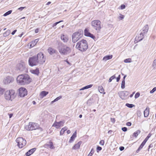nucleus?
<instances>
[{
    "instance_id": "f257e3e1",
    "label": "nucleus",
    "mask_w": 156,
    "mask_h": 156,
    "mask_svg": "<svg viewBox=\"0 0 156 156\" xmlns=\"http://www.w3.org/2000/svg\"><path fill=\"white\" fill-rule=\"evenodd\" d=\"M18 83L20 85L29 84L31 81V79L29 75L26 74L19 75L16 78Z\"/></svg>"
},
{
    "instance_id": "f03ea898",
    "label": "nucleus",
    "mask_w": 156,
    "mask_h": 156,
    "mask_svg": "<svg viewBox=\"0 0 156 156\" xmlns=\"http://www.w3.org/2000/svg\"><path fill=\"white\" fill-rule=\"evenodd\" d=\"M58 48L59 53L62 55H67L70 53L71 51V49L69 47L64 44L59 45Z\"/></svg>"
},
{
    "instance_id": "7ed1b4c3",
    "label": "nucleus",
    "mask_w": 156,
    "mask_h": 156,
    "mask_svg": "<svg viewBox=\"0 0 156 156\" xmlns=\"http://www.w3.org/2000/svg\"><path fill=\"white\" fill-rule=\"evenodd\" d=\"M76 47L79 50L81 51H84L87 49L88 45L87 41L85 40L82 39L77 43Z\"/></svg>"
},
{
    "instance_id": "20e7f679",
    "label": "nucleus",
    "mask_w": 156,
    "mask_h": 156,
    "mask_svg": "<svg viewBox=\"0 0 156 156\" xmlns=\"http://www.w3.org/2000/svg\"><path fill=\"white\" fill-rule=\"evenodd\" d=\"M83 35V31L79 30L77 32L74 33L72 35V41L75 43L77 42Z\"/></svg>"
},
{
    "instance_id": "39448f33",
    "label": "nucleus",
    "mask_w": 156,
    "mask_h": 156,
    "mask_svg": "<svg viewBox=\"0 0 156 156\" xmlns=\"http://www.w3.org/2000/svg\"><path fill=\"white\" fill-rule=\"evenodd\" d=\"M15 91L13 90L6 91L5 93V97L7 100H12L15 97Z\"/></svg>"
},
{
    "instance_id": "423d86ee",
    "label": "nucleus",
    "mask_w": 156,
    "mask_h": 156,
    "mask_svg": "<svg viewBox=\"0 0 156 156\" xmlns=\"http://www.w3.org/2000/svg\"><path fill=\"white\" fill-rule=\"evenodd\" d=\"M25 129L28 131L35 130L39 128V125L36 123L30 122L28 125L25 126Z\"/></svg>"
},
{
    "instance_id": "0eeeda50",
    "label": "nucleus",
    "mask_w": 156,
    "mask_h": 156,
    "mask_svg": "<svg viewBox=\"0 0 156 156\" xmlns=\"http://www.w3.org/2000/svg\"><path fill=\"white\" fill-rule=\"evenodd\" d=\"M17 143V145L20 148H22L26 144V141L22 137H18L16 140Z\"/></svg>"
},
{
    "instance_id": "6e6552de",
    "label": "nucleus",
    "mask_w": 156,
    "mask_h": 156,
    "mask_svg": "<svg viewBox=\"0 0 156 156\" xmlns=\"http://www.w3.org/2000/svg\"><path fill=\"white\" fill-rule=\"evenodd\" d=\"M93 28L96 30H100L101 29V22L98 20H94L91 23Z\"/></svg>"
},
{
    "instance_id": "1a4fd4ad",
    "label": "nucleus",
    "mask_w": 156,
    "mask_h": 156,
    "mask_svg": "<svg viewBox=\"0 0 156 156\" xmlns=\"http://www.w3.org/2000/svg\"><path fill=\"white\" fill-rule=\"evenodd\" d=\"M36 57L39 64H42L45 62V58L44 57V54L43 53L39 52L37 54Z\"/></svg>"
},
{
    "instance_id": "9d476101",
    "label": "nucleus",
    "mask_w": 156,
    "mask_h": 156,
    "mask_svg": "<svg viewBox=\"0 0 156 156\" xmlns=\"http://www.w3.org/2000/svg\"><path fill=\"white\" fill-rule=\"evenodd\" d=\"M28 61L29 65L31 66L39 64L37 59V57L35 56L30 58Z\"/></svg>"
},
{
    "instance_id": "9b49d317",
    "label": "nucleus",
    "mask_w": 156,
    "mask_h": 156,
    "mask_svg": "<svg viewBox=\"0 0 156 156\" xmlns=\"http://www.w3.org/2000/svg\"><path fill=\"white\" fill-rule=\"evenodd\" d=\"M149 27L148 25H146L143 28V30L140 34L139 37H140V41L142 40L144 37V36L145 34L147 33L148 31Z\"/></svg>"
},
{
    "instance_id": "f8f14e48",
    "label": "nucleus",
    "mask_w": 156,
    "mask_h": 156,
    "mask_svg": "<svg viewBox=\"0 0 156 156\" xmlns=\"http://www.w3.org/2000/svg\"><path fill=\"white\" fill-rule=\"evenodd\" d=\"M19 95L21 97H23L27 94V90L24 88L21 87L19 90Z\"/></svg>"
},
{
    "instance_id": "ddd939ff",
    "label": "nucleus",
    "mask_w": 156,
    "mask_h": 156,
    "mask_svg": "<svg viewBox=\"0 0 156 156\" xmlns=\"http://www.w3.org/2000/svg\"><path fill=\"white\" fill-rule=\"evenodd\" d=\"M13 81L14 79L13 77L10 76H7L3 80V82L5 84H7L12 82Z\"/></svg>"
},
{
    "instance_id": "4468645a",
    "label": "nucleus",
    "mask_w": 156,
    "mask_h": 156,
    "mask_svg": "<svg viewBox=\"0 0 156 156\" xmlns=\"http://www.w3.org/2000/svg\"><path fill=\"white\" fill-rule=\"evenodd\" d=\"M120 98L122 99H125L126 97L129 94V92L127 91H122L119 93Z\"/></svg>"
},
{
    "instance_id": "2eb2a0df",
    "label": "nucleus",
    "mask_w": 156,
    "mask_h": 156,
    "mask_svg": "<svg viewBox=\"0 0 156 156\" xmlns=\"http://www.w3.org/2000/svg\"><path fill=\"white\" fill-rule=\"evenodd\" d=\"M64 123V122L63 121H61L58 122H55L53 124L52 126L55 127L57 129H58L63 125Z\"/></svg>"
},
{
    "instance_id": "dca6fc26",
    "label": "nucleus",
    "mask_w": 156,
    "mask_h": 156,
    "mask_svg": "<svg viewBox=\"0 0 156 156\" xmlns=\"http://www.w3.org/2000/svg\"><path fill=\"white\" fill-rule=\"evenodd\" d=\"M84 34L85 36L89 37L93 39L95 38V36L93 34L90 33L88 30L87 29H85L84 31Z\"/></svg>"
},
{
    "instance_id": "f3484780",
    "label": "nucleus",
    "mask_w": 156,
    "mask_h": 156,
    "mask_svg": "<svg viewBox=\"0 0 156 156\" xmlns=\"http://www.w3.org/2000/svg\"><path fill=\"white\" fill-rule=\"evenodd\" d=\"M44 147L47 148H50L51 149H54L55 147L53 146L52 142H50L44 145Z\"/></svg>"
},
{
    "instance_id": "a211bd4d",
    "label": "nucleus",
    "mask_w": 156,
    "mask_h": 156,
    "mask_svg": "<svg viewBox=\"0 0 156 156\" xmlns=\"http://www.w3.org/2000/svg\"><path fill=\"white\" fill-rule=\"evenodd\" d=\"M61 39L64 43H66L69 40V37L67 35L62 34L61 36Z\"/></svg>"
},
{
    "instance_id": "6ab92c4d",
    "label": "nucleus",
    "mask_w": 156,
    "mask_h": 156,
    "mask_svg": "<svg viewBox=\"0 0 156 156\" xmlns=\"http://www.w3.org/2000/svg\"><path fill=\"white\" fill-rule=\"evenodd\" d=\"M17 68L20 71H23L25 68V64L24 63L19 64L17 65Z\"/></svg>"
},
{
    "instance_id": "aec40b11",
    "label": "nucleus",
    "mask_w": 156,
    "mask_h": 156,
    "mask_svg": "<svg viewBox=\"0 0 156 156\" xmlns=\"http://www.w3.org/2000/svg\"><path fill=\"white\" fill-rule=\"evenodd\" d=\"M36 150V149L35 148H32L29 151H28L27 153H26V155L27 156H30L31 154H32Z\"/></svg>"
},
{
    "instance_id": "412c9836",
    "label": "nucleus",
    "mask_w": 156,
    "mask_h": 156,
    "mask_svg": "<svg viewBox=\"0 0 156 156\" xmlns=\"http://www.w3.org/2000/svg\"><path fill=\"white\" fill-rule=\"evenodd\" d=\"M81 141L79 142L77 144H76L73 147L72 149L74 150L78 149H79L80 145L81 144Z\"/></svg>"
},
{
    "instance_id": "4be33fe9",
    "label": "nucleus",
    "mask_w": 156,
    "mask_h": 156,
    "mask_svg": "<svg viewBox=\"0 0 156 156\" xmlns=\"http://www.w3.org/2000/svg\"><path fill=\"white\" fill-rule=\"evenodd\" d=\"M76 132L75 131V132L73 134L72 136L71 137L69 141V143H71L72 141L74 140L75 138L76 137Z\"/></svg>"
},
{
    "instance_id": "5701e85b",
    "label": "nucleus",
    "mask_w": 156,
    "mask_h": 156,
    "mask_svg": "<svg viewBox=\"0 0 156 156\" xmlns=\"http://www.w3.org/2000/svg\"><path fill=\"white\" fill-rule=\"evenodd\" d=\"M38 39H37L35 40L34 41H32L30 44V46L31 48L33 47L37 43L38 41Z\"/></svg>"
},
{
    "instance_id": "b1692460",
    "label": "nucleus",
    "mask_w": 156,
    "mask_h": 156,
    "mask_svg": "<svg viewBox=\"0 0 156 156\" xmlns=\"http://www.w3.org/2000/svg\"><path fill=\"white\" fill-rule=\"evenodd\" d=\"M112 57V55H109L105 56L103 59V61H106L107 60L111 59Z\"/></svg>"
},
{
    "instance_id": "393cba45",
    "label": "nucleus",
    "mask_w": 156,
    "mask_h": 156,
    "mask_svg": "<svg viewBox=\"0 0 156 156\" xmlns=\"http://www.w3.org/2000/svg\"><path fill=\"white\" fill-rule=\"evenodd\" d=\"M48 52L51 55L55 53V50L51 48H49L48 50Z\"/></svg>"
},
{
    "instance_id": "a878e982",
    "label": "nucleus",
    "mask_w": 156,
    "mask_h": 156,
    "mask_svg": "<svg viewBox=\"0 0 156 156\" xmlns=\"http://www.w3.org/2000/svg\"><path fill=\"white\" fill-rule=\"evenodd\" d=\"M48 93V92H47L45 91H42L40 94V96L42 98H43Z\"/></svg>"
},
{
    "instance_id": "bb28decb",
    "label": "nucleus",
    "mask_w": 156,
    "mask_h": 156,
    "mask_svg": "<svg viewBox=\"0 0 156 156\" xmlns=\"http://www.w3.org/2000/svg\"><path fill=\"white\" fill-rule=\"evenodd\" d=\"M149 114V109H148L147 108L145 109L144 111V116L145 117H147Z\"/></svg>"
},
{
    "instance_id": "cd10ccee",
    "label": "nucleus",
    "mask_w": 156,
    "mask_h": 156,
    "mask_svg": "<svg viewBox=\"0 0 156 156\" xmlns=\"http://www.w3.org/2000/svg\"><path fill=\"white\" fill-rule=\"evenodd\" d=\"M145 143H144V142L141 143L139 147L138 148V149L136 151V152L137 153H138L139 151L143 147V146H144Z\"/></svg>"
},
{
    "instance_id": "c85d7f7f",
    "label": "nucleus",
    "mask_w": 156,
    "mask_h": 156,
    "mask_svg": "<svg viewBox=\"0 0 156 156\" xmlns=\"http://www.w3.org/2000/svg\"><path fill=\"white\" fill-rule=\"evenodd\" d=\"M92 86H93L92 84H90L89 85H87V86L81 88V89H80V90H84L85 89H88L89 88H91V87H92Z\"/></svg>"
},
{
    "instance_id": "c756f323",
    "label": "nucleus",
    "mask_w": 156,
    "mask_h": 156,
    "mask_svg": "<svg viewBox=\"0 0 156 156\" xmlns=\"http://www.w3.org/2000/svg\"><path fill=\"white\" fill-rule=\"evenodd\" d=\"M140 133V130H138L133 133V136H134L135 137H136Z\"/></svg>"
},
{
    "instance_id": "7c9ffc66",
    "label": "nucleus",
    "mask_w": 156,
    "mask_h": 156,
    "mask_svg": "<svg viewBox=\"0 0 156 156\" xmlns=\"http://www.w3.org/2000/svg\"><path fill=\"white\" fill-rule=\"evenodd\" d=\"M98 89L99 92L101 93H103L104 92V90L103 87L101 86L99 87H98Z\"/></svg>"
},
{
    "instance_id": "2f4dec72",
    "label": "nucleus",
    "mask_w": 156,
    "mask_h": 156,
    "mask_svg": "<svg viewBox=\"0 0 156 156\" xmlns=\"http://www.w3.org/2000/svg\"><path fill=\"white\" fill-rule=\"evenodd\" d=\"M32 73L36 75H38L39 73V70L37 69L35 70H33L32 71Z\"/></svg>"
},
{
    "instance_id": "473e14b6",
    "label": "nucleus",
    "mask_w": 156,
    "mask_h": 156,
    "mask_svg": "<svg viewBox=\"0 0 156 156\" xmlns=\"http://www.w3.org/2000/svg\"><path fill=\"white\" fill-rule=\"evenodd\" d=\"M151 134L149 133L148 136L145 138L143 142H144L145 143H146L148 139L151 137Z\"/></svg>"
},
{
    "instance_id": "72a5a7b5",
    "label": "nucleus",
    "mask_w": 156,
    "mask_h": 156,
    "mask_svg": "<svg viewBox=\"0 0 156 156\" xmlns=\"http://www.w3.org/2000/svg\"><path fill=\"white\" fill-rule=\"evenodd\" d=\"M124 62L125 63H130L132 62V59L131 58H127L124 60Z\"/></svg>"
},
{
    "instance_id": "f704fd0d",
    "label": "nucleus",
    "mask_w": 156,
    "mask_h": 156,
    "mask_svg": "<svg viewBox=\"0 0 156 156\" xmlns=\"http://www.w3.org/2000/svg\"><path fill=\"white\" fill-rule=\"evenodd\" d=\"M62 97L60 96L59 97H57L54 100L51 101V103H53L54 102L57 101L59 100L60 99H61L62 98Z\"/></svg>"
},
{
    "instance_id": "c9c22d12",
    "label": "nucleus",
    "mask_w": 156,
    "mask_h": 156,
    "mask_svg": "<svg viewBox=\"0 0 156 156\" xmlns=\"http://www.w3.org/2000/svg\"><path fill=\"white\" fill-rule=\"evenodd\" d=\"M12 12V10H10L5 12L3 15L5 16H6L10 14Z\"/></svg>"
},
{
    "instance_id": "e433bc0d",
    "label": "nucleus",
    "mask_w": 156,
    "mask_h": 156,
    "mask_svg": "<svg viewBox=\"0 0 156 156\" xmlns=\"http://www.w3.org/2000/svg\"><path fill=\"white\" fill-rule=\"evenodd\" d=\"M124 16L121 14H119V16L118 17V18L120 20H122L124 19Z\"/></svg>"
},
{
    "instance_id": "4c0bfd02",
    "label": "nucleus",
    "mask_w": 156,
    "mask_h": 156,
    "mask_svg": "<svg viewBox=\"0 0 156 156\" xmlns=\"http://www.w3.org/2000/svg\"><path fill=\"white\" fill-rule=\"evenodd\" d=\"M115 78V75H114L112 76H111L108 80L109 82H111Z\"/></svg>"
},
{
    "instance_id": "58836bf2",
    "label": "nucleus",
    "mask_w": 156,
    "mask_h": 156,
    "mask_svg": "<svg viewBox=\"0 0 156 156\" xmlns=\"http://www.w3.org/2000/svg\"><path fill=\"white\" fill-rule=\"evenodd\" d=\"M121 87L122 89H124L125 87V81H124V80L122 81Z\"/></svg>"
},
{
    "instance_id": "ea45409f",
    "label": "nucleus",
    "mask_w": 156,
    "mask_h": 156,
    "mask_svg": "<svg viewBox=\"0 0 156 156\" xmlns=\"http://www.w3.org/2000/svg\"><path fill=\"white\" fill-rule=\"evenodd\" d=\"M94 152V150L93 148H92L90 152L88 154V156H92V155Z\"/></svg>"
},
{
    "instance_id": "a19ab883",
    "label": "nucleus",
    "mask_w": 156,
    "mask_h": 156,
    "mask_svg": "<svg viewBox=\"0 0 156 156\" xmlns=\"http://www.w3.org/2000/svg\"><path fill=\"white\" fill-rule=\"evenodd\" d=\"M126 106L130 108H132L133 107V106H134V105L132 104H129L128 103H127L126 104Z\"/></svg>"
},
{
    "instance_id": "79ce46f5",
    "label": "nucleus",
    "mask_w": 156,
    "mask_h": 156,
    "mask_svg": "<svg viewBox=\"0 0 156 156\" xmlns=\"http://www.w3.org/2000/svg\"><path fill=\"white\" fill-rule=\"evenodd\" d=\"M4 91L5 90L0 87V94L2 95Z\"/></svg>"
},
{
    "instance_id": "37998d69",
    "label": "nucleus",
    "mask_w": 156,
    "mask_h": 156,
    "mask_svg": "<svg viewBox=\"0 0 156 156\" xmlns=\"http://www.w3.org/2000/svg\"><path fill=\"white\" fill-rule=\"evenodd\" d=\"M152 66L153 67L155 68L156 66V58L154 61Z\"/></svg>"
},
{
    "instance_id": "c03bdc74",
    "label": "nucleus",
    "mask_w": 156,
    "mask_h": 156,
    "mask_svg": "<svg viewBox=\"0 0 156 156\" xmlns=\"http://www.w3.org/2000/svg\"><path fill=\"white\" fill-rule=\"evenodd\" d=\"M156 91V87H154L150 91V93L152 94L154 93L155 91Z\"/></svg>"
},
{
    "instance_id": "a18cd8bd",
    "label": "nucleus",
    "mask_w": 156,
    "mask_h": 156,
    "mask_svg": "<svg viewBox=\"0 0 156 156\" xmlns=\"http://www.w3.org/2000/svg\"><path fill=\"white\" fill-rule=\"evenodd\" d=\"M140 95V94L139 92H137L135 94V98L136 99L138 98Z\"/></svg>"
},
{
    "instance_id": "49530a36",
    "label": "nucleus",
    "mask_w": 156,
    "mask_h": 156,
    "mask_svg": "<svg viewBox=\"0 0 156 156\" xmlns=\"http://www.w3.org/2000/svg\"><path fill=\"white\" fill-rule=\"evenodd\" d=\"M105 143L104 141L103 140H101L99 143V144L101 145H103Z\"/></svg>"
},
{
    "instance_id": "de8ad7c7",
    "label": "nucleus",
    "mask_w": 156,
    "mask_h": 156,
    "mask_svg": "<svg viewBox=\"0 0 156 156\" xmlns=\"http://www.w3.org/2000/svg\"><path fill=\"white\" fill-rule=\"evenodd\" d=\"M122 130L124 132H126L127 131V129L126 127H123L122 128Z\"/></svg>"
},
{
    "instance_id": "09e8293b",
    "label": "nucleus",
    "mask_w": 156,
    "mask_h": 156,
    "mask_svg": "<svg viewBox=\"0 0 156 156\" xmlns=\"http://www.w3.org/2000/svg\"><path fill=\"white\" fill-rule=\"evenodd\" d=\"M63 21V20H61V21H60L59 22H56L54 24H53V26H55L56 25H57L58 24V23L62 22Z\"/></svg>"
},
{
    "instance_id": "8fccbe9b",
    "label": "nucleus",
    "mask_w": 156,
    "mask_h": 156,
    "mask_svg": "<svg viewBox=\"0 0 156 156\" xmlns=\"http://www.w3.org/2000/svg\"><path fill=\"white\" fill-rule=\"evenodd\" d=\"M125 5L124 4H122L120 6L121 9H123L125 8Z\"/></svg>"
},
{
    "instance_id": "3c124183",
    "label": "nucleus",
    "mask_w": 156,
    "mask_h": 156,
    "mask_svg": "<svg viewBox=\"0 0 156 156\" xmlns=\"http://www.w3.org/2000/svg\"><path fill=\"white\" fill-rule=\"evenodd\" d=\"M120 79V75H119L116 78L117 82H119Z\"/></svg>"
},
{
    "instance_id": "603ef678",
    "label": "nucleus",
    "mask_w": 156,
    "mask_h": 156,
    "mask_svg": "<svg viewBox=\"0 0 156 156\" xmlns=\"http://www.w3.org/2000/svg\"><path fill=\"white\" fill-rule=\"evenodd\" d=\"M132 125V123L130 122H128L126 123V125L128 126H130Z\"/></svg>"
},
{
    "instance_id": "864d4df0",
    "label": "nucleus",
    "mask_w": 156,
    "mask_h": 156,
    "mask_svg": "<svg viewBox=\"0 0 156 156\" xmlns=\"http://www.w3.org/2000/svg\"><path fill=\"white\" fill-rule=\"evenodd\" d=\"M25 7H22L19 8L18 9L20 11H21L23 9H24Z\"/></svg>"
},
{
    "instance_id": "5fc2aeb1",
    "label": "nucleus",
    "mask_w": 156,
    "mask_h": 156,
    "mask_svg": "<svg viewBox=\"0 0 156 156\" xmlns=\"http://www.w3.org/2000/svg\"><path fill=\"white\" fill-rule=\"evenodd\" d=\"M97 149L99 151H100L101 150L102 148L99 146H98L97 148Z\"/></svg>"
},
{
    "instance_id": "6e6d98bb",
    "label": "nucleus",
    "mask_w": 156,
    "mask_h": 156,
    "mask_svg": "<svg viewBox=\"0 0 156 156\" xmlns=\"http://www.w3.org/2000/svg\"><path fill=\"white\" fill-rule=\"evenodd\" d=\"M65 131H64V130H62V129L60 132V135H62Z\"/></svg>"
},
{
    "instance_id": "4d7b16f0",
    "label": "nucleus",
    "mask_w": 156,
    "mask_h": 156,
    "mask_svg": "<svg viewBox=\"0 0 156 156\" xmlns=\"http://www.w3.org/2000/svg\"><path fill=\"white\" fill-rule=\"evenodd\" d=\"M119 149L120 151H122L124 149V147H123L121 146L119 147Z\"/></svg>"
},
{
    "instance_id": "13d9d810",
    "label": "nucleus",
    "mask_w": 156,
    "mask_h": 156,
    "mask_svg": "<svg viewBox=\"0 0 156 156\" xmlns=\"http://www.w3.org/2000/svg\"><path fill=\"white\" fill-rule=\"evenodd\" d=\"M67 129V128L66 127H64V128H62V130H64V131H66Z\"/></svg>"
},
{
    "instance_id": "bf43d9fd",
    "label": "nucleus",
    "mask_w": 156,
    "mask_h": 156,
    "mask_svg": "<svg viewBox=\"0 0 156 156\" xmlns=\"http://www.w3.org/2000/svg\"><path fill=\"white\" fill-rule=\"evenodd\" d=\"M17 30H14L13 32H12L11 34H12V35H14L15 33L16 32V31Z\"/></svg>"
},
{
    "instance_id": "052dcab7",
    "label": "nucleus",
    "mask_w": 156,
    "mask_h": 156,
    "mask_svg": "<svg viewBox=\"0 0 156 156\" xmlns=\"http://www.w3.org/2000/svg\"><path fill=\"white\" fill-rule=\"evenodd\" d=\"M153 144H151L149 146V149L150 148L152 147H153Z\"/></svg>"
},
{
    "instance_id": "680f3d73",
    "label": "nucleus",
    "mask_w": 156,
    "mask_h": 156,
    "mask_svg": "<svg viewBox=\"0 0 156 156\" xmlns=\"http://www.w3.org/2000/svg\"><path fill=\"white\" fill-rule=\"evenodd\" d=\"M9 115V118H11L12 116L13 115V114L11 113V114H8Z\"/></svg>"
},
{
    "instance_id": "e2e57ef3",
    "label": "nucleus",
    "mask_w": 156,
    "mask_h": 156,
    "mask_svg": "<svg viewBox=\"0 0 156 156\" xmlns=\"http://www.w3.org/2000/svg\"><path fill=\"white\" fill-rule=\"evenodd\" d=\"M39 29H36L35 31V33H37L38 32Z\"/></svg>"
},
{
    "instance_id": "0e129e2a",
    "label": "nucleus",
    "mask_w": 156,
    "mask_h": 156,
    "mask_svg": "<svg viewBox=\"0 0 156 156\" xmlns=\"http://www.w3.org/2000/svg\"><path fill=\"white\" fill-rule=\"evenodd\" d=\"M134 93H135V92H133V94H131V95H130V96H130V98H132V97H133V94H134Z\"/></svg>"
},
{
    "instance_id": "69168bd1",
    "label": "nucleus",
    "mask_w": 156,
    "mask_h": 156,
    "mask_svg": "<svg viewBox=\"0 0 156 156\" xmlns=\"http://www.w3.org/2000/svg\"><path fill=\"white\" fill-rule=\"evenodd\" d=\"M111 120H112V122H115V119L114 118H111Z\"/></svg>"
},
{
    "instance_id": "338daca9",
    "label": "nucleus",
    "mask_w": 156,
    "mask_h": 156,
    "mask_svg": "<svg viewBox=\"0 0 156 156\" xmlns=\"http://www.w3.org/2000/svg\"><path fill=\"white\" fill-rule=\"evenodd\" d=\"M126 75H125L124 76L122 81L124 80V81H125V79L126 77Z\"/></svg>"
},
{
    "instance_id": "774afa93",
    "label": "nucleus",
    "mask_w": 156,
    "mask_h": 156,
    "mask_svg": "<svg viewBox=\"0 0 156 156\" xmlns=\"http://www.w3.org/2000/svg\"><path fill=\"white\" fill-rule=\"evenodd\" d=\"M67 133L68 134H69L70 133V131L69 130H68L67 131Z\"/></svg>"
}]
</instances>
